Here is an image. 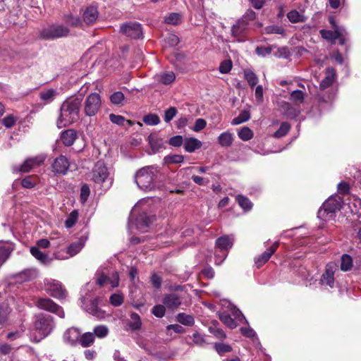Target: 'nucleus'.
<instances>
[{
	"label": "nucleus",
	"mask_w": 361,
	"mask_h": 361,
	"mask_svg": "<svg viewBox=\"0 0 361 361\" xmlns=\"http://www.w3.org/2000/svg\"><path fill=\"white\" fill-rule=\"evenodd\" d=\"M35 305L38 308L56 314L61 318L65 316L63 308L49 298H38Z\"/></svg>",
	"instance_id": "8"
},
{
	"label": "nucleus",
	"mask_w": 361,
	"mask_h": 361,
	"mask_svg": "<svg viewBox=\"0 0 361 361\" xmlns=\"http://www.w3.org/2000/svg\"><path fill=\"white\" fill-rule=\"evenodd\" d=\"M109 329L106 326L99 325L94 329V335L98 338H104L107 336Z\"/></svg>",
	"instance_id": "59"
},
{
	"label": "nucleus",
	"mask_w": 361,
	"mask_h": 361,
	"mask_svg": "<svg viewBox=\"0 0 361 361\" xmlns=\"http://www.w3.org/2000/svg\"><path fill=\"white\" fill-rule=\"evenodd\" d=\"M244 78L247 82L248 85L253 88L259 82L258 77L251 70L244 71Z\"/></svg>",
	"instance_id": "37"
},
{
	"label": "nucleus",
	"mask_w": 361,
	"mask_h": 361,
	"mask_svg": "<svg viewBox=\"0 0 361 361\" xmlns=\"http://www.w3.org/2000/svg\"><path fill=\"white\" fill-rule=\"evenodd\" d=\"M176 75L173 72H164L157 75V81L164 85H170L174 82Z\"/></svg>",
	"instance_id": "34"
},
{
	"label": "nucleus",
	"mask_w": 361,
	"mask_h": 361,
	"mask_svg": "<svg viewBox=\"0 0 361 361\" xmlns=\"http://www.w3.org/2000/svg\"><path fill=\"white\" fill-rule=\"evenodd\" d=\"M248 23L245 19H238L231 27V34L235 37H243L247 28Z\"/></svg>",
	"instance_id": "18"
},
{
	"label": "nucleus",
	"mask_w": 361,
	"mask_h": 361,
	"mask_svg": "<svg viewBox=\"0 0 361 361\" xmlns=\"http://www.w3.org/2000/svg\"><path fill=\"white\" fill-rule=\"evenodd\" d=\"M21 185L25 188H32L36 185L33 176H26L21 180Z\"/></svg>",
	"instance_id": "63"
},
{
	"label": "nucleus",
	"mask_w": 361,
	"mask_h": 361,
	"mask_svg": "<svg viewBox=\"0 0 361 361\" xmlns=\"http://www.w3.org/2000/svg\"><path fill=\"white\" fill-rule=\"evenodd\" d=\"M184 157L180 154H170L166 156L164 159V164H179L182 163Z\"/></svg>",
	"instance_id": "49"
},
{
	"label": "nucleus",
	"mask_w": 361,
	"mask_h": 361,
	"mask_svg": "<svg viewBox=\"0 0 361 361\" xmlns=\"http://www.w3.org/2000/svg\"><path fill=\"white\" fill-rule=\"evenodd\" d=\"M216 246L221 251H228L233 245V239L228 235H223L216 240Z\"/></svg>",
	"instance_id": "21"
},
{
	"label": "nucleus",
	"mask_w": 361,
	"mask_h": 361,
	"mask_svg": "<svg viewBox=\"0 0 361 361\" xmlns=\"http://www.w3.org/2000/svg\"><path fill=\"white\" fill-rule=\"evenodd\" d=\"M214 349L220 355H223L226 353L232 351V347L230 345L224 343H216L214 344Z\"/></svg>",
	"instance_id": "52"
},
{
	"label": "nucleus",
	"mask_w": 361,
	"mask_h": 361,
	"mask_svg": "<svg viewBox=\"0 0 361 361\" xmlns=\"http://www.w3.org/2000/svg\"><path fill=\"white\" fill-rule=\"evenodd\" d=\"M322 280L324 283L332 287L334 283V271L331 265L328 264L326 267L325 272L322 275Z\"/></svg>",
	"instance_id": "31"
},
{
	"label": "nucleus",
	"mask_w": 361,
	"mask_h": 361,
	"mask_svg": "<svg viewBox=\"0 0 361 361\" xmlns=\"http://www.w3.org/2000/svg\"><path fill=\"white\" fill-rule=\"evenodd\" d=\"M70 35V29L63 25L52 24L40 32V37L44 39H54L66 37Z\"/></svg>",
	"instance_id": "6"
},
{
	"label": "nucleus",
	"mask_w": 361,
	"mask_h": 361,
	"mask_svg": "<svg viewBox=\"0 0 361 361\" xmlns=\"http://www.w3.org/2000/svg\"><path fill=\"white\" fill-rule=\"evenodd\" d=\"M279 245V242H275L262 255L255 258V263L258 269L262 267L266 262L269 261L272 255L277 250Z\"/></svg>",
	"instance_id": "14"
},
{
	"label": "nucleus",
	"mask_w": 361,
	"mask_h": 361,
	"mask_svg": "<svg viewBox=\"0 0 361 361\" xmlns=\"http://www.w3.org/2000/svg\"><path fill=\"white\" fill-rule=\"evenodd\" d=\"M46 292L53 298L56 299H63L66 297V290L62 287L60 282L52 281L45 283Z\"/></svg>",
	"instance_id": "11"
},
{
	"label": "nucleus",
	"mask_w": 361,
	"mask_h": 361,
	"mask_svg": "<svg viewBox=\"0 0 361 361\" xmlns=\"http://www.w3.org/2000/svg\"><path fill=\"white\" fill-rule=\"evenodd\" d=\"M11 312V308L8 303L3 302L0 304V325L5 324L8 319V316Z\"/></svg>",
	"instance_id": "32"
},
{
	"label": "nucleus",
	"mask_w": 361,
	"mask_h": 361,
	"mask_svg": "<svg viewBox=\"0 0 361 361\" xmlns=\"http://www.w3.org/2000/svg\"><path fill=\"white\" fill-rule=\"evenodd\" d=\"M92 180L96 183H103L109 176L107 167L102 161H98L92 171Z\"/></svg>",
	"instance_id": "9"
},
{
	"label": "nucleus",
	"mask_w": 361,
	"mask_h": 361,
	"mask_svg": "<svg viewBox=\"0 0 361 361\" xmlns=\"http://www.w3.org/2000/svg\"><path fill=\"white\" fill-rule=\"evenodd\" d=\"M80 332L74 327L69 328L64 334L65 341L71 345H75L80 339Z\"/></svg>",
	"instance_id": "19"
},
{
	"label": "nucleus",
	"mask_w": 361,
	"mask_h": 361,
	"mask_svg": "<svg viewBox=\"0 0 361 361\" xmlns=\"http://www.w3.org/2000/svg\"><path fill=\"white\" fill-rule=\"evenodd\" d=\"M353 267V259L347 254H344L341 257V269L344 271L350 270Z\"/></svg>",
	"instance_id": "44"
},
{
	"label": "nucleus",
	"mask_w": 361,
	"mask_h": 361,
	"mask_svg": "<svg viewBox=\"0 0 361 361\" xmlns=\"http://www.w3.org/2000/svg\"><path fill=\"white\" fill-rule=\"evenodd\" d=\"M322 37L326 40H334L341 36V30H329L322 29L319 30Z\"/></svg>",
	"instance_id": "36"
},
{
	"label": "nucleus",
	"mask_w": 361,
	"mask_h": 361,
	"mask_svg": "<svg viewBox=\"0 0 361 361\" xmlns=\"http://www.w3.org/2000/svg\"><path fill=\"white\" fill-rule=\"evenodd\" d=\"M238 135L240 140L243 141H248L253 137L254 134L250 128L244 126L240 130Z\"/></svg>",
	"instance_id": "45"
},
{
	"label": "nucleus",
	"mask_w": 361,
	"mask_h": 361,
	"mask_svg": "<svg viewBox=\"0 0 361 361\" xmlns=\"http://www.w3.org/2000/svg\"><path fill=\"white\" fill-rule=\"evenodd\" d=\"M151 312L157 318H162L166 313V307L163 305H156L152 310Z\"/></svg>",
	"instance_id": "55"
},
{
	"label": "nucleus",
	"mask_w": 361,
	"mask_h": 361,
	"mask_svg": "<svg viewBox=\"0 0 361 361\" xmlns=\"http://www.w3.org/2000/svg\"><path fill=\"white\" fill-rule=\"evenodd\" d=\"M219 319L228 328L233 329L237 326V323L231 317V315L226 312H223L219 314Z\"/></svg>",
	"instance_id": "39"
},
{
	"label": "nucleus",
	"mask_w": 361,
	"mask_h": 361,
	"mask_svg": "<svg viewBox=\"0 0 361 361\" xmlns=\"http://www.w3.org/2000/svg\"><path fill=\"white\" fill-rule=\"evenodd\" d=\"M101 107V96L97 92H93L85 98L83 104V111L86 116L92 117L97 114Z\"/></svg>",
	"instance_id": "5"
},
{
	"label": "nucleus",
	"mask_w": 361,
	"mask_h": 361,
	"mask_svg": "<svg viewBox=\"0 0 361 361\" xmlns=\"http://www.w3.org/2000/svg\"><path fill=\"white\" fill-rule=\"evenodd\" d=\"M70 166L68 159L63 155H60L56 157L52 164V171L55 175H65L67 173Z\"/></svg>",
	"instance_id": "12"
},
{
	"label": "nucleus",
	"mask_w": 361,
	"mask_h": 361,
	"mask_svg": "<svg viewBox=\"0 0 361 361\" xmlns=\"http://www.w3.org/2000/svg\"><path fill=\"white\" fill-rule=\"evenodd\" d=\"M235 200L239 206L245 211L248 212L252 209L253 207L252 202L249 200L248 197L243 195H238L235 197Z\"/></svg>",
	"instance_id": "30"
},
{
	"label": "nucleus",
	"mask_w": 361,
	"mask_h": 361,
	"mask_svg": "<svg viewBox=\"0 0 361 361\" xmlns=\"http://www.w3.org/2000/svg\"><path fill=\"white\" fill-rule=\"evenodd\" d=\"M94 341V335L92 333L87 332L80 336V343L83 348L90 346Z\"/></svg>",
	"instance_id": "38"
},
{
	"label": "nucleus",
	"mask_w": 361,
	"mask_h": 361,
	"mask_svg": "<svg viewBox=\"0 0 361 361\" xmlns=\"http://www.w3.org/2000/svg\"><path fill=\"white\" fill-rule=\"evenodd\" d=\"M78 210H75V209L73 210L70 213V214L68 216V218L66 219V220L65 221V226L67 228H71L73 227L78 221Z\"/></svg>",
	"instance_id": "47"
},
{
	"label": "nucleus",
	"mask_w": 361,
	"mask_h": 361,
	"mask_svg": "<svg viewBox=\"0 0 361 361\" xmlns=\"http://www.w3.org/2000/svg\"><path fill=\"white\" fill-rule=\"evenodd\" d=\"M90 194V187L87 184H83L80 188V200L85 202Z\"/></svg>",
	"instance_id": "64"
},
{
	"label": "nucleus",
	"mask_w": 361,
	"mask_h": 361,
	"mask_svg": "<svg viewBox=\"0 0 361 361\" xmlns=\"http://www.w3.org/2000/svg\"><path fill=\"white\" fill-rule=\"evenodd\" d=\"M125 99V96L123 92L118 91L112 94L110 97V101L115 105H122Z\"/></svg>",
	"instance_id": "53"
},
{
	"label": "nucleus",
	"mask_w": 361,
	"mask_h": 361,
	"mask_svg": "<svg viewBox=\"0 0 361 361\" xmlns=\"http://www.w3.org/2000/svg\"><path fill=\"white\" fill-rule=\"evenodd\" d=\"M110 303L115 307L121 305L123 302V297L120 294H112L109 298Z\"/></svg>",
	"instance_id": "60"
},
{
	"label": "nucleus",
	"mask_w": 361,
	"mask_h": 361,
	"mask_svg": "<svg viewBox=\"0 0 361 361\" xmlns=\"http://www.w3.org/2000/svg\"><path fill=\"white\" fill-rule=\"evenodd\" d=\"M181 15L178 13H171L165 18L164 22L167 24L177 25L181 22Z\"/></svg>",
	"instance_id": "46"
},
{
	"label": "nucleus",
	"mask_w": 361,
	"mask_h": 361,
	"mask_svg": "<svg viewBox=\"0 0 361 361\" xmlns=\"http://www.w3.org/2000/svg\"><path fill=\"white\" fill-rule=\"evenodd\" d=\"M30 253L42 263H46L48 261V255L41 252L38 247H32L30 248Z\"/></svg>",
	"instance_id": "43"
},
{
	"label": "nucleus",
	"mask_w": 361,
	"mask_h": 361,
	"mask_svg": "<svg viewBox=\"0 0 361 361\" xmlns=\"http://www.w3.org/2000/svg\"><path fill=\"white\" fill-rule=\"evenodd\" d=\"M87 312L99 319H102L105 316V312L101 310L98 306L97 298L90 300L87 306Z\"/></svg>",
	"instance_id": "23"
},
{
	"label": "nucleus",
	"mask_w": 361,
	"mask_h": 361,
	"mask_svg": "<svg viewBox=\"0 0 361 361\" xmlns=\"http://www.w3.org/2000/svg\"><path fill=\"white\" fill-rule=\"evenodd\" d=\"M233 142V135L228 131L224 132L218 137V143L224 147H231Z\"/></svg>",
	"instance_id": "26"
},
{
	"label": "nucleus",
	"mask_w": 361,
	"mask_h": 361,
	"mask_svg": "<svg viewBox=\"0 0 361 361\" xmlns=\"http://www.w3.org/2000/svg\"><path fill=\"white\" fill-rule=\"evenodd\" d=\"M216 324H218V322L216 321H215V323L214 324V325L209 328V332L211 334H212L215 337H216L219 339L226 338V333L224 332V331L222 329L217 327V326L216 325Z\"/></svg>",
	"instance_id": "50"
},
{
	"label": "nucleus",
	"mask_w": 361,
	"mask_h": 361,
	"mask_svg": "<svg viewBox=\"0 0 361 361\" xmlns=\"http://www.w3.org/2000/svg\"><path fill=\"white\" fill-rule=\"evenodd\" d=\"M109 120L114 124L120 126H124L126 123V118L124 116L121 115H116L114 114H109Z\"/></svg>",
	"instance_id": "61"
},
{
	"label": "nucleus",
	"mask_w": 361,
	"mask_h": 361,
	"mask_svg": "<svg viewBox=\"0 0 361 361\" xmlns=\"http://www.w3.org/2000/svg\"><path fill=\"white\" fill-rule=\"evenodd\" d=\"M130 322L128 323V326L131 331H135L140 330L142 326V322L140 315L136 312H133L130 314Z\"/></svg>",
	"instance_id": "33"
},
{
	"label": "nucleus",
	"mask_w": 361,
	"mask_h": 361,
	"mask_svg": "<svg viewBox=\"0 0 361 361\" xmlns=\"http://www.w3.org/2000/svg\"><path fill=\"white\" fill-rule=\"evenodd\" d=\"M34 330L37 335L35 338L37 342L47 337L54 328V318L51 315L40 313L35 316L33 324Z\"/></svg>",
	"instance_id": "3"
},
{
	"label": "nucleus",
	"mask_w": 361,
	"mask_h": 361,
	"mask_svg": "<svg viewBox=\"0 0 361 361\" xmlns=\"http://www.w3.org/2000/svg\"><path fill=\"white\" fill-rule=\"evenodd\" d=\"M45 160L44 155H39L27 159L20 166L19 171L23 173H28L36 166H41Z\"/></svg>",
	"instance_id": "13"
},
{
	"label": "nucleus",
	"mask_w": 361,
	"mask_h": 361,
	"mask_svg": "<svg viewBox=\"0 0 361 361\" xmlns=\"http://www.w3.org/2000/svg\"><path fill=\"white\" fill-rule=\"evenodd\" d=\"M84 245L85 242L82 238H80L78 241L71 243L67 247L66 253L68 254L70 257H73L80 252Z\"/></svg>",
	"instance_id": "28"
},
{
	"label": "nucleus",
	"mask_w": 361,
	"mask_h": 361,
	"mask_svg": "<svg viewBox=\"0 0 361 361\" xmlns=\"http://www.w3.org/2000/svg\"><path fill=\"white\" fill-rule=\"evenodd\" d=\"M279 111L283 116L288 119H295L300 114L299 109L293 106L290 103L281 100L277 102Z\"/></svg>",
	"instance_id": "10"
},
{
	"label": "nucleus",
	"mask_w": 361,
	"mask_h": 361,
	"mask_svg": "<svg viewBox=\"0 0 361 361\" xmlns=\"http://www.w3.org/2000/svg\"><path fill=\"white\" fill-rule=\"evenodd\" d=\"M11 253L9 247L3 246L0 247V267L7 260Z\"/></svg>",
	"instance_id": "57"
},
{
	"label": "nucleus",
	"mask_w": 361,
	"mask_h": 361,
	"mask_svg": "<svg viewBox=\"0 0 361 361\" xmlns=\"http://www.w3.org/2000/svg\"><path fill=\"white\" fill-rule=\"evenodd\" d=\"M267 34H279L283 35L284 33V29L278 25H270L264 28Z\"/></svg>",
	"instance_id": "62"
},
{
	"label": "nucleus",
	"mask_w": 361,
	"mask_h": 361,
	"mask_svg": "<svg viewBox=\"0 0 361 361\" xmlns=\"http://www.w3.org/2000/svg\"><path fill=\"white\" fill-rule=\"evenodd\" d=\"M287 18L293 23L302 22V16L297 10H292L287 13Z\"/></svg>",
	"instance_id": "56"
},
{
	"label": "nucleus",
	"mask_w": 361,
	"mask_h": 361,
	"mask_svg": "<svg viewBox=\"0 0 361 361\" xmlns=\"http://www.w3.org/2000/svg\"><path fill=\"white\" fill-rule=\"evenodd\" d=\"M336 77V70L333 67H328L325 78L321 81L319 86L321 90H325L334 83Z\"/></svg>",
	"instance_id": "20"
},
{
	"label": "nucleus",
	"mask_w": 361,
	"mask_h": 361,
	"mask_svg": "<svg viewBox=\"0 0 361 361\" xmlns=\"http://www.w3.org/2000/svg\"><path fill=\"white\" fill-rule=\"evenodd\" d=\"M148 141L154 153L158 152L161 149L164 148L163 139L154 135H150L148 137Z\"/></svg>",
	"instance_id": "25"
},
{
	"label": "nucleus",
	"mask_w": 361,
	"mask_h": 361,
	"mask_svg": "<svg viewBox=\"0 0 361 361\" xmlns=\"http://www.w3.org/2000/svg\"><path fill=\"white\" fill-rule=\"evenodd\" d=\"M164 305L170 310L177 309L181 304L180 297L177 293H169L163 298Z\"/></svg>",
	"instance_id": "15"
},
{
	"label": "nucleus",
	"mask_w": 361,
	"mask_h": 361,
	"mask_svg": "<svg viewBox=\"0 0 361 361\" xmlns=\"http://www.w3.org/2000/svg\"><path fill=\"white\" fill-rule=\"evenodd\" d=\"M343 204V197L339 195L331 196L319 209L317 216L324 221L334 219L336 212L342 208Z\"/></svg>",
	"instance_id": "4"
},
{
	"label": "nucleus",
	"mask_w": 361,
	"mask_h": 361,
	"mask_svg": "<svg viewBox=\"0 0 361 361\" xmlns=\"http://www.w3.org/2000/svg\"><path fill=\"white\" fill-rule=\"evenodd\" d=\"M290 127L288 122H282L279 128L274 133V137L276 138L284 137L290 130Z\"/></svg>",
	"instance_id": "42"
},
{
	"label": "nucleus",
	"mask_w": 361,
	"mask_h": 361,
	"mask_svg": "<svg viewBox=\"0 0 361 361\" xmlns=\"http://www.w3.org/2000/svg\"><path fill=\"white\" fill-rule=\"evenodd\" d=\"M202 146V142L195 137H187L184 140V149L189 153L195 152L196 149H200Z\"/></svg>",
	"instance_id": "22"
},
{
	"label": "nucleus",
	"mask_w": 361,
	"mask_h": 361,
	"mask_svg": "<svg viewBox=\"0 0 361 361\" xmlns=\"http://www.w3.org/2000/svg\"><path fill=\"white\" fill-rule=\"evenodd\" d=\"M176 319L178 322L185 326H192L195 324L194 317L191 314H187L183 312L178 313L176 315Z\"/></svg>",
	"instance_id": "29"
},
{
	"label": "nucleus",
	"mask_w": 361,
	"mask_h": 361,
	"mask_svg": "<svg viewBox=\"0 0 361 361\" xmlns=\"http://www.w3.org/2000/svg\"><path fill=\"white\" fill-rule=\"evenodd\" d=\"M98 18V11L97 7L88 6L82 15L83 21L88 25L94 23Z\"/></svg>",
	"instance_id": "16"
},
{
	"label": "nucleus",
	"mask_w": 361,
	"mask_h": 361,
	"mask_svg": "<svg viewBox=\"0 0 361 361\" xmlns=\"http://www.w3.org/2000/svg\"><path fill=\"white\" fill-rule=\"evenodd\" d=\"M233 67L232 61L228 60L223 61L219 67V71L221 73L226 74L228 73Z\"/></svg>",
	"instance_id": "58"
},
{
	"label": "nucleus",
	"mask_w": 361,
	"mask_h": 361,
	"mask_svg": "<svg viewBox=\"0 0 361 361\" xmlns=\"http://www.w3.org/2000/svg\"><path fill=\"white\" fill-rule=\"evenodd\" d=\"M81 102L82 99L78 97L68 99L63 102L57 120L59 128L66 127L79 120Z\"/></svg>",
	"instance_id": "1"
},
{
	"label": "nucleus",
	"mask_w": 361,
	"mask_h": 361,
	"mask_svg": "<svg viewBox=\"0 0 361 361\" xmlns=\"http://www.w3.org/2000/svg\"><path fill=\"white\" fill-rule=\"evenodd\" d=\"M120 32L131 39H137L143 37L142 25L137 22H128L121 24Z\"/></svg>",
	"instance_id": "7"
},
{
	"label": "nucleus",
	"mask_w": 361,
	"mask_h": 361,
	"mask_svg": "<svg viewBox=\"0 0 361 361\" xmlns=\"http://www.w3.org/2000/svg\"><path fill=\"white\" fill-rule=\"evenodd\" d=\"M143 122L149 126H157L160 123V118L156 114H149L142 118Z\"/></svg>",
	"instance_id": "48"
},
{
	"label": "nucleus",
	"mask_w": 361,
	"mask_h": 361,
	"mask_svg": "<svg viewBox=\"0 0 361 361\" xmlns=\"http://www.w3.org/2000/svg\"><path fill=\"white\" fill-rule=\"evenodd\" d=\"M61 140L63 145L70 147L73 145L77 138V132L74 129H68L61 133Z\"/></svg>",
	"instance_id": "17"
},
{
	"label": "nucleus",
	"mask_w": 361,
	"mask_h": 361,
	"mask_svg": "<svg viewBox=\"0 0 361 361\" xmlns=\"http://www.w3.org/2000/svg\"><path fill=\"white\" fill-rule=\"evenodd\" d=\"M63 21L72 27H80L82 23L79 17L73 16L72 14H66L63 17Z\"/></svg>",
	"instance_id": "40"
},
{
	"label": "nucleus",
	"mask_w": 361,
	"mask_h": 361,
	"mask_svg": "<svg viewBox=\"0 0 361 361\" xmlns=\"http://www.w3.org/2000/svg\"><path fill=\"white\" fill-rule=\"evenodd\" d=\"M305 94L301 90H294L290 94L289 99L294 103V105L300 106L304 102Z\"/></svg>",
	"instance_id": "35"
},
{
	"label": "nucleus",
	"mask_w": 361,
	"mask_h": 361,
	"mask_svg": "<svg viewBox=\"0 0 361 361\" xmlns=\"http://www.w3.org/2000/svg\"><path fill=\"white\" fill-rule=\"evenodd\" d=\"M250 111L247 110H243L239 114V115L237 117L234 118L232 120L231 124L233 126L239 125L240 123L247 121L248 120H250Z\"/></svg>",
	"instance_id": "41"
},
{
	"label": "nucleus",
	"mask_w": 361,
	"mask_h": 361,
	"mask_svg": "<svg viewBox=\"0 0 361 361\" xmlns=\"http://www.w3.org/2000/svg\"><path fill=\"white\" fill-rule=\"evenodd\" d=\"M158 170L153 166H145L135 174V182L139 188L145 190H152L155 188Z\"/></svg>",
	"instance_id": "2"
},
{
	"label": "nucleus",
	"mask_w": 361,
	"mask_h": 361,
	"mask_svg": "<svg viewBox=\"0 0 361 361\" xmlns=\"http://www.w3.org/2000/svg\"><path fill=\"white\" fill-rule=\"evenodd\" d=\"M348 207L353 215L358 218L361 216V199L353 197L349 200Z\"/></svg>",
	"instance_id": "24"
},
{
	"label": "nucleus",
	"mask_w": 361,
	"mask_h": 361,
	"mask_svg": "<svg viewBox=\"0 0 361 361\" xmlns=\"http://www.w3.org/2000/svg\"><path fill=\"white\" fill-rule=\"evenodd\" d=\"M56 95V90L51 88L42 91L39 93V98L44 102V104H47L53 102Z\"/></svg>",
	"instance_id": "27"
},
{
	"label": "nucleus",
	"mask_w": 361,
	"mask_h": 361,
	"mask_svg": "<svg viewBox=\"0 0 361 361\" xmlns=\"http://www.w3.org/2000/svg\"><path fill=\"white\" fill-rule=\"evenodd\" d=\"M31 276L32 271L30 269H25L14 275V278L20 282L27 281L31 279Z\"/></svg>",
	"instance_id": "51"
},
{
	"label": "nucleus",
	"mask_w": 361,
	"mask_h": 361,
	"mask_svg": "<svg viewBox=\"0 0 361 361\" xmlns=\"http://www.w3.org/2000/svg\"><path fill=\"white\" fill-rule=\"evenodd\" d=\"M178 114V110L174 106H171L164 111V120L169 123Z\"/></svg>",
	"instance_id": "54"
}]
</instances>
